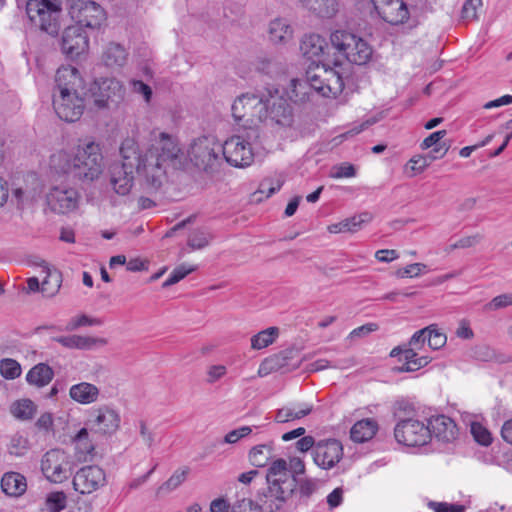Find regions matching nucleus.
<instances>
[{
	"label": "nucleus",
	"mask_w": 512,
	"mask_h": 512,
	"mask_svg": "<svg viewBox=\"0 0 512 512\" xmlns=\"http://www.w3.org/2000/svg\"><path fill=\"white\" fill-rule=\"evenodd\" d=\"M471 434L475 441L482 446H489L492 443V435L490 431L479 422L471 424Z\"/></svg>",
	"instance_id": "nucleus-48"
},
{
	"label": "nucleus",
	"mask_w": 512,
	"mask_h": 512,
	"mask_svg": "<svg viewBox=\"0 0 512 512\" xmlns=\"http://www.w3.org/2000/svg\"><path fill=\"white\" fill-rule=\"evenodd\" d=\"M268 485L267 498L275 499L278 503L275 507L270 505V510L279 509L281 504L289 499L297 486L296 478L288 469V463L284 459L274 460L266 473Z\"/></svg>",
	"instance_id": "nucleus-5"
},
{
	"label": "nucleus",
	"mask_w": 512,
	"mask_h": 512,
	"mask_svg": "<svg viewBox=\"0 0 512 512\" xmlns=\"http://www.w3.org/2000/svg\"><path fill=\"white\" fill-rule=\"evenodd\" d=\"M89 93L97 108L111 109L124 101L126 89L123 83L114 77L99 78L90 85Z\"/></svg>",
	"instance_id": "nucleus-9"
},
{
	"label": "nucleus",
	"mask_w": 512,
	"mask_h": 512,
	"mask_svg": "<svg viewBox=\"0 0 512 512\" xmlns=\"http://www.w3.org/2000/svg\"><path fill=\"white\" fill-rule=\"evenodd\" d=\"M426 265L423 263H413L410 265H407L404 268L398 269L396 271V276L398 278H412L417 277L421 274V272L426 269Z\"/></svg>",
	"instance_id": "nucleus-56"
},
{
	"label": "nucleus",
	"mask_w": 512,
	"mask_h": 512,
	"mask_svg": "<svg viewBox=\"0 0 512 512\" xmlns=\"http://www.w3.org/2000/svg\"><path fill=\"white\" fill-rule=\"evenodd\" d=\"M312 409V405L305 403L285 406L277 410L275 421L277 423H286L296 419H301L309 415L312 412Z\"/></svg>",
	"instance_id": "nucleus-32"
},
{
	"label": "nucleus",
	"mask_w": 512,
	"mask_h": 512,
	"mask_svg": "<svg viewBox=\"0 0 512 512\" xmlns=\"http://www.w3.org/2000/svg\"><path fill=\"white\" fill-rule=\"evenodd\" d=\"M273 458V449L270 445L262 444L253 447L249 452L250 463L255 467H264Z\"/></svg>",
	"instance_id": "nucleus-39"
},
{
	"label": "nucleus",
	"mask_w": 512,
	"mask_h": 512,
	"mask_svg": "<svg viewBox=\"0 0 512 512\" xmlns=\"http://www.w3.org/2000/svg\"><path fill=\"white\" fill-rule=\"evenodd\" d=\"M263 94L245 93L238 96L231 107L235 123L247 131V137L251 140L259 139L257 123L260 122L261 113L265 109Z\"/></svg>",
	"instance_id": "nucleus-4"
},
{
	"label": "nucleus",
	"mask_w": 512,
	"mask_h": 512,
	"mask_svg": "<svg viewBox=\"0 0 512 512\" xmlns=\"http://www.w3.org/2000/svg\"><path fill=\"white\" fill-rule=\"evenodd\" d=\"M186 471H176L166 482L160 487L159 491H171L180 486L186 478Z\"/></svg>",
	"instance_id": "nucleus-59"
},
{
	"label": "nucleus",
	"mask_w": 512,
	"mask_h": 512,
	"mask_svg": "<svg viewBox=\"0 0 512 512\" xmlns=\"http://www.w3.org/2000/svg\"><path fill=\"white\" fill-rule=\"evenodd\" d=\"M437 158L438 155H416L409 160L407 168L409 167L411 169L413 172L412 176H414L422 173L432 163V161Z\"/></svg>",
	"instance_id": "nucleus-45"
},
{
	"label": "nucleus",
	"mask_w": 512,
	"mask_h": 512,
	"mask_svg": "<svg viewBox=\"0 0 512 512\" xmlns=\"http://www.w3.org/2000/svg\"><path fill=\"white\" fill-rule=\"evenodd\" d=\"M12 414L22 420L31 419L36 412L34 403L29 399H23L13 404Z\"/></svg>",
	"instance_id": "nucleus-42"
},
{
	"label": "nucleus",
	"mask_w": 512,
	"mask_h": 512,
	"mask_svg": "<svg viewBox=\"0 0 512 512\" xmlns=\"http://www.w3.org/2000/svg\"><path fill=\"white\" fill-rule=\"evenodd\" d=\"M371 219L368 213H362L360 215L353 216L351 218L344 219L341 222L334 223L328 226L330 233H345V232H356L362 225Z\"/></svg>",
	"instance_id": "nucleus-36"
},
{
	"label": "nucleus",
	"mask_w": 512,
	"mask_h": 512,
	"mask_svg": "<svg viewBox=\"0 0 512 512\" xmlns=\"http://www.w3.org/2000/svg\"><path fill=\"white\" fill-rule=\"evenodd\" d=\"M128 59V52L125 47L116 42L108 43L102 51L101 62L111 70L122 68Z\"/></svg>",
	"instance_id": "nucleus-25"
},
{
	"label": "nucleus",
	"mask_w": 512,
	"mask_h": 512,
	"mask_svg": "<svg viewBox=\"0 0 512 512\" xmlns=\"http://www.w3.org/2000/svg\"><path fill=\"white\" fill-rule=\"evenodd\" d=\"M252 432L251 427L249 426H242L238 429L232 430L229 433H227L224 437L223 442L228 444H234L238 442L241 438L249 435Z\"/></svg>",
	"instance_id": "nucleus-61"
},
{
	"label": "nucleus",
	"mask_w": 512,
	"mask_h": 512,
	"mask_svg": "<svg viewBox=\"0 0 512 512\" xmlns=\"http://www.w3.org/2000/svg\"><path fill=\"white\" fill-rule=\"evenodd\" d=\"M393 415L397 422L408 421L415 418V408L406 400H398L393 405Z\"/></svg>",
	"instance_id": "nucleus-41"
},
{
	"label": "nucleus",
	"mask_w": 512,
	"mask_h": 512,
	"mask_svg": "<svg viewBox=\"0 0 512 512\" xmlns=\"http://www.w3.org/2000/svg\"><path fill=\"white\" fill-rule=\"evenodd\" d=\"M130 85L134 93L142 95L145 102L150 103L152 98V89L149 85L145 84L141 80H131Z\"/></svg>",
	"instance_id": "nucleus-60"
},
{
	"label": "nucleus",
	"mask_w": 512,
	"mask_h": 512,
	"mask_svg": "<svg viewBox=\"0 0 512 512\" xmlns=\"http://www.w3.org/2000/svg\"><path fill=\"white\" fill-rule=\"evenodd\" d=\"M429 332V328L425 327L413 334L408 345L415 348L416 350H420L424 344L427 342V333Z\"/></svg>",
	"instance_id": "nucleus-62"
},
{
	"label": "nucleus",
	"mask_w": 512,
	"mask_h": 512,
	"mask_svg": "<svg viewBox=\"0 0 512 512\" xmlns=\"http://www.w3.org/2000/svg\"><path fill=\"white\" fill-rule=\"evenodd\" d=\"M301 360L296 349H285L277 354L266 358L258 369L260 377L266 376L271 372L282 371L289 372L300 366Z\"/></svg>",
	"instance_id": "nucleus-18"
},
{
	"label": "nucleus",
	"mask_w": 512,
	"mask_h": 512,
	"mask_svg": "<svg viewBox=\"0 0 512 512\" xmlns=\"http://www.w3.org/2000/svg\"><path fill=\"white\" fill-rule=\"evenodd\" d=\"M52 340L68 349L94 350L107 344V340L101 337L67 335L52 337Z\"/></svg>",
	"instance_id": "nucleus-24"
},
{
	"label": "nucleus",
	"mask_w": 512,
	"mask_h": 512,
	"mask_svg": "<svg viewBox=\"0 0 512 512\" xmlns=\"http://www.w3.org/2000/svg\"><path fill=\"white\" fill-rule=\"evenodd\" d=\"M1 488L8 496H20L26 491V478L17 472L5 473L1 479Z\"/></svg>",
	"instance_id": "nucleus-29"
},
{
	"label": "nucleus",
	"mask_w": 512,
	"mask_h": 512,
	"mask_svg": "<svg viewBox=\"0 0 512 512\" xmlns=\"http://www.w3.org/2000/svg\"><path fill=\"white\" fill-rule=\"evenodd\" d=\"M428 428L429 425L418 418L397 422L394 437L399 444L408 447L424 446L430 441Z\"/></svg>",
	"instance_id": "nucleus-13"
},
{
	"label": "nucleus",
	"mask_w": 512,
	"mask_h": 512,
	"mask_svg": "<svg viewBox=\"0 0 512 512\" xmlns=\"http://www.w3.org/2000/svg\"><path fill=\"white\" fill-rule=\"evenodd\" d=\"M196 269L195 266H189L186 265H180L176 267L172 273L169 275V277L163 282L162 286L164 288L172 286L179 281H181L183 278H185L188 274L193 272Z\"/></svg>",
	"instance_id": "nucleus-50"
},
{
	"label": "nucleus",
	"mask_w": 512,
	"mask_h": 512,
	"mask_svg": "<svg viewBox=\"0 0 512 512\" xmlns=\"http://www.w3.org/2000/svg\"><path fill=\"white\" fill-rule=\"evenodd\" d=\"M257 71L268 75L274 76L283 71L282 64L274 58H260L256 65Z\"/></svg>",
	"instance_id": "nucleus-44"
},
{
	"label": "nucleus",
	"mask_w": 512,
	"mask_h": 512,
	"mask_svg": "<svg viewBox=\"0 0 512 512\" xmlns=\"http://www.w3.org/2000/svg\"><path fill=\"white\" fill-rule=\"evenodd\" d=\"M67 497L64 492H52L46 498V506L50 512H60L66 507Z\"/></svg>",
	"instance_id": "nucleus-49"
},
{
	"label": "nucleus",
	"mask_w": 512,
	"mask_h": 512,
	"mask_svg": "<svg viewBox=\"0 0 512 512\" xmlns=\"http://www.w3.org/2000/svg\"><path fill=\"white\" fill-rule=\"evenodd\" d=\"M378 430V423L372 418L357 421L350 430V437L354 442L364 443L374 437Z\"/></svg>",
	"instance_id": "nucleus-28"
},
{
	"label": "nucleus",
	"mask_w": 512,
	"mask_h": 512,
	"mask_svg": "<svg viewBox=\"0 0 512 512\" xmlns=\"http://www.w3.org/2000/svg\"><path fill=\"white\" fill-rule=\"evenodd\" d=\"M512 306V292L504 293L494 297L487 305L486 308L491 311L507 308Z\"/></svg>",
	"instance_id": "nucleus-55"
},
{
	"label": "nucleus",
	"mask_w": 512,
	"mask_h": 512,
	"mask_svg": "<svg viewBox=\"0 0 512 512\" xmlns=\"http://www.w3.org/2000/svg\"><path fill=\"white\" fill-rule=\"evenodd\" d=\"M356 175V169L354 165L349 163H342L340 165H336L332 168L331 177L332 178H350Z\"/></svg>",
	"instance_id": "nucleus-57"
},
{
	"label": "nucleus",
	"mask_w": 512,
	"mask_h": 512,
	"mask_svg": "<svg viewBox=\"0 0 512 512\" xmlns=\"http://www.w3.org/2000/svg\"><path fill=\"white\" fill-rule=\"evenodd\" d=\"M28 450V440L21 435H14L9 445L10 454L20 456Z\"/></svg>",
	"instance_id": "nucleus-54"
},
{
	"label": "nucleus",
	"mask_w": 512,
	"mask_h": 512,
	"mask_svg": "<svg viewBox=\"0 0 512 512\" xmlns=\"http://www.w3.org/2000/svg\"><path fill=\"white\" fill-rule=\"evenodd\" d=\"M107 483L105 471L97 465L80 468L73 477L74 490L80 494H91L104 487Z\"/></svg>",
	"instance_id": "nucleus-17"
},
{
	"label": "nucleus",
	"mask_w": 512,
	"mask_h": 512,
	"mask_svg": "<svg viewBox=\"0 0 512 512\" xmlns=\"http://www.w3.org/2000/svg\"><path fill=\"white\" fill-rule=\"evenodd\" d=\"M342 454V445L335 439L321 441L313 449L314 462L323 469L334 467L340 461Z\"/></svg>",
	"instance_id": "nucleus-22"
},
{
	"label": "nucleus",
	"mask_w": 512,
	"mask_h": 512,
	"mask_svg": "<svg viewBox=\"0 0 512 512\" xmlns=\"http://www.w3.org/2000/svg\"><path fill=\"white\" fill-rule=\"evenodd\" d=\"M380 18L391 25L404 23L409 18V10L403 0H371Z\"/></svg>",
	"instance_id": "nucleus-21"
},
{
	"label": "nucleus",
	"mask_w": 512,
	"mask_h": 512,
	"mask_svg": "<svg viewBox=\"0 0 512 512\" xmlns=\"http://www.w3.org/2000/svg\"><path fill=\"white\" fill-rule=\"evenodd\" d=\"M281 186L282 182L280 180H276V184L274 185V181L272 179H265L260 183L258 192L266 193V197H270L276 191L280 190Z\"/></svg>",
	"instance_id": "nucleus-63"
},
{
	"label": "nucleus",
	"mask_w": 512,
	"mask_h": 512,
	"mask_svg": "<svg viewBox=\"0 0 512 512\" xmlns=\"http://www.w3.org/2000/svg\"><path fill=\"white\" fill-rule=\"evenodd\" d=\"M427 328H429V332L427 333V343L429 347L433 350L442 348L447 341L446 335L437 330L434 325H430Z\"/></svg>",
	"instance_id": "nucleus-51"
},
{
	"label": "nucleus",
	"mask_w": 512,
	"mask_h": 512,
	"mask_svg": "<svg viewBox=\"0 0 512 512\" xmlns=\"http://www.w3.org/2000/svg\"><path fill=\"white\" fill-rule=\"evenodd\" d=\"M99 394V389L94 384L88 382L75 384L69 390L71 399L84 405L96 402Z\"/></svg>",
	"instance_id": "nucleus-27"
},
{
	"label": "nucleus",
	"mask_w": 512,
	"mask_h": 512,
	"mask_svg": "<svg viewBox=\"0 0 512 512\" xmlns=\"http://www.w3.org/2000/svg\"><path fill=\"white\" fill-rule=\"evenodd\" d=\"M81 196L72 187L60 185L53 186L46 194V203L49 209L57 214H69L78 209Z\"/></svg>",
	"instance_id": "nucleus-15"
},
{
	"label": "nucleus",
	"mask_w": 512,
	"mask_h": 512,
	"mask_svg": "<svg viewBox=\"0 0 512 512\" xmlns=\"http://www.w3.org/2000/svg\"><path fill=\"white\" fill-rule=\"evenodd\" d=\"M446 134V130H439L431 133L420 144L421 149L426 150L432 146H435V148L431 151L430 154L436 155L438 153H441L440 156H438V158H442L448 152L450 147L445 142H441V140L446 136Z\"/></svg>",
	"instance_id": "nucleus-38"
},
{
	"label": "nucleus",
	"mask_w": 512,
	"mask_h": 512,
	"mask_svg": "<svg viewBox=\"0 0 512 512\" xmlns=\"http://www.w3.org/2000/svg\"><path fill=\"white\" fill-rule=\"evenodd\" d=\"M41 471L52 483H62L72 474L73 461L71 456L62 449H50L41 459Z\"/></svg>",
	"instance_id": "nucleus-11"
},
{
	"label": "nucleus",
	"mask_w": 512,
	"mask_h": 512,
	"mask_svg": "<svg viewBox=\"0 0 512 512\" xmlns=\"http://www.w3.org/2000/svg\"><path fill=\"white\" fill-rule=\"evenodd\" d=\"M53 107L58 117L66 122L78 121L85 109L84 99L77 92L53 94Z\"/></svg>",
	"instance_id": "nucleus-16"
},
{
	"label": "nucleus",
	"mask_w": 512,
	"mask_h": 512,
	"mask_svg": "<svg viewBox=\"0 0 512 512\" xmlns=\"http://www.w3.org/2000/svg\"><path fill=\"white\" fill-rule=\"evenodd\" d=\"M279 330L277 327H270L265 329L251 338V347L260 350L272 344L278 336Z\"/></svg>",
	"instance_id": "nucleus-40"
},
{
	"label": "nucleus",
	"mask_w": 512,
	"mask_h": 512,
	"mask_svg": "<svg viewBox=\"0 0 512 512\" xmlns=\"http://www.w3.org/2000/svg\"><path fill=\"white\" fill-rule=\"evenodd\" d=\"M53 377L54 371L48 364L38 363L28 371L26 381L30 385L44 387L51 382Z\"/></svg>",
	"instance_id": "nucleus-33"
},
{
	"label": "nucleus",
	"mask_w": 512,
	"mask_h": 512,
	"mask_svg": "<svg viewBox=\"0 0 512 512\" xmlns=\"http://www.w3.org/2000/svg\"><path fill=\"white\" fill-rule=\"evenodd\" d=\"M211 238V234L205 229H195L190 233L187 244L193 250L203 249L208 246Z\"/></svg>",
	"instance_id": "nucleus-43"
},
{
	"label": "nucleus",
	"mask_w": 512,
	"mask_h": 512,
	"mask_svg": "<svg viewBox=\"0 0 512 512\" xmlns=\"http://www.w3.org/2000/svg\"><path fill=\"white\" fill-rule=\"evenodd\" d=\"M42 271L46 276L41 282L40 291L46 297H53L61 287V273L57 270H50L47 265L42 266Z\"/></svg>",
	"instance_id": "nucleus-37"
},
{
	"label": "nucleus",
	"mask_w": 512,
	"mask_h": 512,
	"mask_svg": "<svg viewBox=\"0 0 512 512\" xmlns=\"http://www.w3.org/2000/svg\"><path fill=\"white\" fill-rule=\"evenodd\" d=\"M257 140H251L245 135H234L223 144L221 153L228 164L237 168L250 166L254 161L252 144Z\"/></svg>",
	"instance_id": "nucleus-12"
},
{
	"label": "nucleus",
	"mask_w": 512,
	"mask_h": 512,
	"mask_svg": "<svg viewBox=\"0 0 512 512\" xmlns=\"http://www.w3.org/2000/svg\"><path fill=\"white\" fill-rule=\"evenodd\" d=\"M121 162L109 167V182L120 196L130 193L134 185V171L150 192L158 191L167 178V167L179 159L182 150L177 137L166 132H153L149 148L142 152L133 138H126L120 146Z\"/></svg>",
	"instance_id": "nucleus-1"
},
{
	"label": "nucleus",
	"mask_w": 512,
	"mask_h": 512,
	"mask_svg": "<svg viewBox=\"0 0 512 512\" xmlns=\"http://www.w3.org/2000/svg\"><path fill=\"white\" fill-rule=\"evenodd\" d=\"M69 14L83 29H97L106 19L104 9L94 1L77 0L70 5Z\"/></svg>",
	"instance_id": "nucleus-14"
},
{
	"label": "nucleus",
	"mask_w": 512,
	"mask_h": 512,
	"mask_svg": "<svg viewBox=\"0 0 512 512\" xmlns=\"http://www.w3.org/2000/svg\"><path fill=\"white\" fill-rule=\"evenodd\" d=\"M220 144L213 136H201L194 139L188 149L190 161L204 171L213 170L221 160Z\"/></svg>",
	"instance_id": "nucleus-10"
},
{
	"label": "nucleus",
	"mask_w": 512,
	"mask_h": 512,
	"mask_svg": "<svg viewBox=\"0 0 512 512\" xmlns=\"http://www.w3.org/2000/svg\"><path fill=\"white\" fill-rule=\"evenodd\" d=\"M89 45L86 31L79 25L67 27L61 39V50L67 57L74 59L87 51Z\"/></svg>",
	"instance_id": "nucleus-20"
},
{
	"label": "nucleus",
	"mask_w": 512,
	"mask_h": 512,
	"mask_svg": "<svg viewBox=\"0 0 512 512\" xmlns=\"http://www.w3.org/2000/svg\"><path fill=\"white\" fill-rule=\"evenodd\" d=\"M103 321L99 318H93L86 314H81L70 319L66 325V331H74L83 326H100Z\"/></svg>",
	"instance_id": "nucleus-46"
},
{
	"label": "nucleus",
	"mask_w": 512,
	"mask_h": 512,
	"mask_svg": "<svg viewBox=\"0 0 512 512\" xmlns=\"http://www.w3.org/2000/svg\"><path fill=\"white\" fill-rule=\"evenodd\" d=\"M227 372L224 365H212L207 370V383L213 384L221 379Z\"/></svg>",
	"instance_id": "nucleus-64"
},
{
	"label": "nucleus",
	"mask_w": 512,
	"mask_h": 512,
	"mask_svg": "<svg viewBox=\"0 0 512 512\" xmlns=\"http://www.w3.org/2000/svg\"><path fill=\"white\" fill-rule=\"evenodd\" d=\"M482 6V0H466L461 10V18L466 21L477 19V10Z\"/></svg>",
	"instance_id": "nucleus-52"
},
{
	"label": "nucleus",
	"mask_w": 512,
	"mask_h": 512,
	"mask_svg": "<svg viewBox=\"0 0 512 512\" xmlns=\"http://www.w3.org/2000/svg\"><path fill=\"white\" fill-rule=\"evenodd\" d=\"M0 373L5 379H15L21 374V366L16 360L5 358L0 361Z\"/></svg>",
	"instance_id": "nucleus-47"
},
{
	"label": "nucleus",
	"mask_w": 512,
	"mask_h": 512,
	"mask_svg": "<svg viewBox=\"0 0 512 512\" xmlns=\"http://www.w3.org/2000/svg\"><path fill=\"white\" fill-rule=\"evenodd\" d=\"M26 14L31 23L41 31L56 36L61 28V1L28 0Z\"/></svg>",
	"instance_id": "nucleus-6"
},
{
	"label": "nucleus",
	"mask_w": 512,
	"mask_h": 512,
	"mask_svg": "<svg viewBox=\"0 0 512 512\" xmlns=\"http://www.w3.org/2000/svg\"><path fill=\"white\" fill-rule=\"evenodd\" d=\"M327 43L324 38L318 34L305 35L300 44V50L304 57L313 60L324 53Z\"/></svg>",
	"instance_id": "nucleus-30"
},
{
	"label": "nucleus",
	"mask_w": 512,
	"mask_h": 512,
	"mask_svg": "<svg viewBox=\"0 0 512 512\" xmlns=\"http://www.w3.org/2000/svg\"><path fill=\"white\" fill-rule=\"evenodd\" d=\"M119 413L109 406H101L95 409L88 420L90 430L103 434H114L120 427Z\"/></svg>",
	"instance_id": "nucleus-19"
},
{
	"label": "nucleus",
	"mask_w": 512,
	"mask_h": 512,
	"mask_svg": "<svg viewBox=\"0 0 512 512\" xmlns=\"http://www.w3.org/2000/svg\"><path fill=\"white\" fill-rule=\"evenodd\" d=\"M330 41L338 54L351 63L364 65L372 56L370 45L351 32L337 30L331 34Z\"/></svg>",
	"instance_id": "nucleus-8"
},
{
	"label": "nucleus",
	"mask_w": 512,
	"mask_h": 512,
	"mask_svg": "<svg viewBox=\"0 0 512 512\" xmlns=\"http://www.w3.org/2000/svg\"><path fill=\"white\" fill-rule=\"evenodd\" d=\"M75 443V457L80 462H87L92 460L94 456L95 447L88 440V430L82 428L76 437L74 438Z\"/></svg>",
	"instance_id": "nucleus-34"
},
{
	"label": "nucleus",
	"mask_w": 512,
	"mask_h": 512,
	"mask_svg": "<svg viewBox=\"0 0 512 512\" xmlns=\"http://www.w3.org/2000/svg\"><path fill=\"white\" fill-rule=\"evenodd\" d=\"M344 88L343 79L338 71L325 65L317 66L307 72V80H291L289 98L294 102H303L309 98V90L323 97H336Z\"/></svg>",
	"instance_id": "nucleus-3"
},
{
	"label": "nucleus",
	"mask_w": 512,
	"mask_h": 512,
	"mask_svg": "<svg viewBox=\"0 0 512 512\" xmlns=\"http://www.w3.org/2000/svg\"><path fill=\"white\" fill-rule=\"evenodd\" d=\"M309 11L320 17H333L338 11L337 0H300Z\"/></svg>",
	"instance_id": "nucleus-35"
},
{
	"label": "nucleus",
	"mask_w": 512,
	"mask_h": 512,
	"mask_svg": "<svg viewBox=\"0 0 512 512\" xmlns=\"http://www.w3.org/2000/svg\"><path fill=\"white\" fill-rule=\"evenodd\" d=\"M265 109L261 113L260 122H265L278 129L289 128L294 123L293 108L289 101L279 94L277 88H268L263 93Z\"/></svg>",
	"instance_id": "nucleus-7"
},
{
	"label": "nucleus",
	"mask_w": 512,
	"mask_h": 512,
	"mask_svg": "<svg viewBox=\"0 0 512 512\" xmlns=\"http://www.w3.org/2000/svg\"><path fill=\"white\" fill-rule=\"evenodd\" d=\"M55 82L59 93L76 92L81 84V77L75 67L63 66L57 70Z\"/></svg>",
	"instance_id": "nucleus-26"
},
{
	"label": "nucleus",
	"mask_w": 512,
	"mask_h": 512,
	"mask_svg": "<svg viewBox=\"0 0 512 512\" xmlns=\"http://www.w3.org/2000/svg\"><path fill=\"white\" fill-rule=\"evenodd\" d=\"M50 166L57 173L72 175L81 182H93L103 172V155L99 144L90 141L78 146L74 153L61 150L50 158Z\"/></svg>",
	"instance_id": "nucleus-2"
},
{
	"label": "nucleus",
	"mask_w": 512,
	"mask_h": 512,
	"mask_svg": "<svg viewBox=\"0 0 512 512\" xmlns=\"http://www.w3.org/2000/svg\"><path fill=\"white\" fill-rule=\"evenodd\" d=\"M427 425H429L430 438L434 436L439 441L451 442L457 437L458 429L455 422L445 415L431 417Z\"/></svg>",
	"instance_id": "nucleus-23"
},
{
	"label": "nucleus",
	"mask_w": 512,
	"mask_h": 512,
	"mask_svg": "<svg viewBox=\"0 0 512 512\" xmlns=\"http://www.w3.org/2000/svg\"><path fill=\"white\" fill-rule=\"evenodd\" d=\"M473 355L477 360L489 362L497 360L496 351L488 345H477L473 350Z\"/></svg>",
	"instance_id": "nucleus-53"
},
{
	"label": "nucleus",
	"mask_w": 512,
	"mask_h": 512,
	"mask_svg": "<svg viewBox=\"0 0 512 512\" xmlns=\"http://www.w3.org/2000/svg\"><path fill=\"white\" fill-rule=\"evenodd\" d=\"M268 33L274 44H285L292 39L293 29L287 20L276 18L269 23Z\"/></svg>",
	"instance_id": "nucleus-31"
},
{
	"label": "nucleus",
	"mask_w": 512,
	"mask_h": 512,
	"mask_svg": "<svg viewBox=\"0 0 512 512\" xmlns=\"http://www.w3.org/2000/svg\"><path fill=\"white\" fill-rule=\"evenodd\" d=\"M428 506L434 510V512H465L466 506L460 504H450L447 502H435L430 501Z\"/></svg>",
	"instance_id": "nucleus-58"
}]
</instances>
